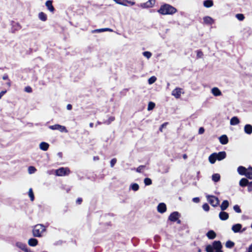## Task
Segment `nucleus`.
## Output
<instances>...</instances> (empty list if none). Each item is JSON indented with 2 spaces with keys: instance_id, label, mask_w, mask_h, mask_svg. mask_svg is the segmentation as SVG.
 Here are the masks:
<instances>
[{
  "instance_id": "obj_1",
  "label": "nucleus",
  "mask_w": 252,
  "mask_h": 252,
  "mask_svg": "<svg viewBox=\"0 0 252 252\" xmlns=\"http://www.w3.org/2000/svg\"><path fill=\"white\" fill-rule=\"evenodd\" d=\"M158 12L162 15H172L177 12V9L172 5L165 3L160 6Z\"/></svg>"
},
{
  "instance_id": "obj_2",
  "label": "nucleus",
  "mask_w": 252,
  "mask_h": 252,
  "mask_svg": "<svg viewBox=\"0 0 252 252\" xmlns=\"http://www.w3.org/2000/svg\"><path fill=\"white\" fill-rule=\"evenodd\" d=\"M46 230L45 226L41 224L35 225L32 229V234L34 237H40L42 234Z\"/></svg>"
},
{
  "instance_id": "obj_3",
  "label": "nucleus",
  "mask_w": 252,
  "mask_h": 252,
  "mask_svg": "<svg viewBox=\"0 0 252 252\" xmlns=\"http://www.w3.org/2000/svg\"><path fill=\"white\" fill-rule=\"evenodd\" d=\"M70 173L67 167H61L56 170V174L58 176L68 175Z\"/></svg>"
},
{
  "instance_id": "obj_4",
  "label": "nucleus",
  "mask_w": 252,
  "mask_h": 252,
  "mask_svg": "<svg viewBox=\"0 0 252 252\" xmlns=\"http://www.w3.org/2000/svg\"><path fill=\"white\" fill-rule=\"evenodd\" d=\"M207 200L213 207H217L219 205L220 200L219 198L215 196L207 195Z\"/></svg>"
},
{
  "instance_id": "obj_5",
  "label": "nucleus",
  "mask_w": 252,
  "mask_h": 252,
  "mask_svg": "<svg viewBox=\"0 0 252 252\" xmlns=\"http://www.w3.org/2000/svg\"><path fill=\"white\" fill-rule=\"evenodd\" d=\"M49 128L52 130H59L61 132H67L68 131L64 126L60 125L59 124L49 126Z\"/></svg>"
},
{
  "instance_id": "obj_6",
  "label": "nucleus",
  "mask_w": 252,
  "mask_h": 252,
  "mask_svg": "<svg viewBox=\"0 0 252 252\" xmlns=\"http://www.w3.org/2000/svg\"><path fill=\"white\" fill-rule=\"evenodd\" d=\"M16 246L19 249L24 251L25 252H33L31 250H29L27 248V245L25 244H24L22 242H17L16 243Z\"/></svg>"
},
{
  "instance_id": "obj_7",
  "label": "nucleus",
  "mask_w": 252,
  "mask_h": 252,
  "mask_svg": "<svg viewBox=\"0 0 252 252\" xmlns=\"http://www.w3.org/2000/svg\"><path fill=\"white\" fill-rule=\"evenodd\" d=\"M155 0H149L147 2L141 4V7L144 8L152 7L155 4Z\"/></svg>"
},
{
  "instance_id": "obj_8",
  "label": "nucleus",
  "mask_w": 252,
  "mask_h": 252,
  "mask_svg": "<svg viewBox=\"0 0 252 252\" xmlns=\"http://www.w3.org/2000/svg\"><path fill=\"white\" fill-rule=\"evenodd\" d=\"M180 214L178 212H174L169 216L168 219L171 221H176L178 220Z\"/></svg>"
},
{
  "instance_id": "obj_9",
  "label": "nucleus",
  "mask_w": 252,
  "mask_h": 252,
  "mask_svg": "<svg viewBox=\"0 0 252 252\" xmlns=\"http://www.w3.org/2000/svg\"><path fill=\"white\" fill-rule=\"evenodd\" d=\"M182 89L180 88H176L172 92V95L174 96L176 98H179L181 96L182 93Z\"/></svg>"
},
{
  "instance_id": "obj_10",
  "label": "nucleus",
  "mask_w": 252,
  "mask_h": 252,
  "mask_svg": "<svg viewBox=\"0 0 252 252\" xmlns=\"http://www.w3.org/2000/svg\"><path fill=\"white\" fill-rule=\"evenodd\" d=\"M11 31L14 33L16 31H19L21 29V26L19 23L12 21L11 23Z\"/></svg>"
},
{
  "instance_id": "obj_11",
  "label": "nucleus",
  "mask_w": 252,
  "mask_h": 252,
  "mask_svg": "<svg viewBox=\"0 0 252 252\" xmlns=\"http://www.w3.org/2000/svg\"><path fill=\"white\" fill-rule=\"evenodd\" d=\"M158 211L160 213H163L166 211V206L164 203H159L157 207Z\"/></svg>"
},
{
  "instance_id": "obj_12",
  "label": "nucleus",
  "mask_w": 252,
  "mask_h": 252,
  "mask_svg": "<svg viewBox=\"0 0 252 252\" xmlns=\"http://www.w3.org/2000/svg\"><path fill=\"white\" fill-rule=\"evenodd\" d=\"M212 246L213 247L214 249L216 251L221 249L222 248L221 243L220 241H214L213 243H212Z\"/></svg>"
},
{
  "instance_id": "obj_13",
  "label": "nucleus",
  "mask_w": 252,
  "mask_h": 252,
  "mask_svg": "<svg viewBox=\"0 0 252 252\" xmlns=\"http://www.w3.org/2000/svg\"><path fill=\"white\" fill-rule=\"evenodd\" d=\"M219 218L221 220H225L229 218V215L227 213L222 211L219 214Z\"/></svg>"
},
{
  "instance_id": "obj_14",
  "label": "nucleus",
  "mask_w": 252,
  "mask_h": 252,
  "mask_svg": "<svg viewBox=\"0 0 252 252\" xmlns=\"http://www.w3.org/2000/svg\"><path fill=\"white\" fill-rule=\"evenodd\" d=\"M242 225L240 223L234 224L232 227V230L234 233L239 232L242 228Z\"/></svg>"
},
{
  "instance_id": "obj_15",
  "label": "nucleus",
  "mask_w": 252,
  "mask_h": 252,
  "mask_svg": "<svg viewBox=\"0 0 252 252\" xmlns=\"http://www.w3.org/2000/svg\"><path fill=\"white\" fill-rule=\"evenodd\" d=\"M204 23L208 25H212L214 23V20L209 16H205L203 18Z\"/></svg>"
},
{
  "instance_id": "obj_16",
  "label": "nucleus",
  "mask_w": 252,
  "mask_h": 252,
  "mask_svg": "<svg viewBox=\"0 0 252 252\" xmlns=\"http://www.w3.org/2000/svg\"><path fill=\"white\" fill-rule=\"evenodd\" d=\"M45 5L46 7H47L48 9L52 12H54L55 11V8L54 6L52 5V0H47L46 3Z\"/></svg>"
},
{
  "instance_id": "obj_17",
  "label": "nucleus",
  "mask_w": 252,
  "mask_h": 252,
  "mask_svg": "<svg viewBox=\"0 0 252 252\" xmlns=\"http://www.w3.org/2000/svg\"><path fill=\"white\" fill-rule=\"evenodd\" d=\"M220 142L221 144H226L228 142V139L226 135H222L219 138Z\"/></svg>"
},
{
  "instance_id": "obj_18",
  "label": "nucleus",
  "mask_w": 252,
  "mask_h": 252,
  "mask_svg": "<svg viewBox=\"0 0 252 252\" xmlns=\"http://www.w3.org/2000/svg\"><path fill=\"white\" fill-rule=\"evenodd\" d=\"M244 131L248 134L252 133V126L249 124H247L244 126Z\"/></svg>"
},
{
  "instance_id": "obj_19",
  "label": "nucleus",
  "mask_w": 252,
  "mask_h": 252,
  "mask_svg": "<svg viewBox=\"0 0 252 252\" xmlns=\"http://www.w3.org/2000/svg\"><path fill=\"white\" fill-rule=\"evenodd\" d=\"M211 92L215 96H220L221 95V91L217 87H214L211 90Z\"/></svg>"
},
{
  "instance_id": "obj_20",
  "label": "nucleus",
  "mask_w": 252,
  "mask_h": 252,
  "mask_svg": "<svg viewBox=\"0 0 252 252\" xmlns=\"http://www.w3.org/2000/svg\"><path fill=\"white\" fill-rule=\"evenodd\" d=\"M226 156V153L224 151L220 152L217 153V158L218 160H221L225 158Z\"/></svg>"
},
{
  "instance_id": "obj_21",
  "label": "nucleus",
  "mask_w": 252,
  "mask_h": 252,
  "mask_svg": "<svg viewBox=\"0 0 252 252\" xmlns=\"http://www.w3.org/2000/svg\"><path fill=\"white\" fill-rule=\"evenodd\" d=\"M247 178L251 180L252 179V167L250 166L248 168H247V171L245 172V174H244Z\"/></svg>"
},
{
  "instance_id": "obj_22",
  "label": "nucleus",
  "mask_w": 252,
  "mask_h": 252,
  "mask_svg": "<svg viewBox=\"0 0 252 252\" xmlns=\"http://www.w3.org/2000/svg\"><path fill=\"white\" fill-rule=\"evenodd\" d=\"M49 147V145L47 143L44 142H42L39 145L40 149L44 151H47Z\"/></svg>"
},
{
  "instance_id": "obj_23",
  "label": "nucleus",
  "mask_w": 252,
  "mask_h": 252,
  "mask_svg": "<svg viewBox=\"0 0 252 252\" xmlns=\"http://www.w3.org/2000/svg\"><path fill=\"white\" fill-rule=\"evenodd\" d=\"M247 170V168L243 166H240L237 168V172L241 175H244Z\"/></svg>"
},
{
  "instance_id": "obj_24",
  "label": "nucleus",
  "mask_w": 252,
  "mask_h": 252,
  "mask_svg": "<svg viewBox=\"0 0 252 252\" xmlns=\"http://www.w3.org/2000/svg\"><path fill=\"white\" fill-rule=\"evenodd\" d=\"M217 159V153H216L211 154L209 157V160L212 164L214 163Z\"/></svg>"
},
{
  "instance_id": "obj_25",
  "label": "nucleus",
  "mask_w": 252,
  "mask_h": 252,
  "mask_svg": "<svg viewBox=\"0 0 252 252\" xmlns=\"http://www.w3.org/2000/svg\"><path fill=\"white\" fill-rule=\"evenodd\" d=\"M206 236L210 239H213L216 238V234L213 230H209L206 234Z\"/></svg>"
},
{
  "instance_id": "obj_26",
  "label": "nucleus",
  "mask_w": 252,
  "mask_h": 252,
  "mask_svg": "<svg viewBox=\"0 0 252 252\" xmlns=\"http://www.w3.org/2000/svg\"><path fill=\"white\" fill-rule=\"evenodd\" d=\"M38 244V240L35 238H31L28 241V244L32 247L36 246Z\"/></svg>"
},
{
  "instance_id": "obj_27",
  "label": "nucleus",
  "mask_w": 252,
  "mask_h": 252,
  "mask_svg": "<svg viewBox=\"0 0 252 252\" xmlns=\"http://www.w3.org/2000/svg\"><path fill=\"white\" fill-rule=\"evenodd\" d=\"M229 206V202L227 200H224L220 206L221 211L225 210Z\"/></svg>"
},
{
  "instance_id": "obj_28",
  "label": "nucleus",
  "mask_w": 252,
  "mask_h": 252,
  "mask_svg": "<svg viewBox=\"0 0 252 252\" xmlns=\"http://www.w3.org/2000/svg\"><path fill=\"white\" fill-rule=\"evenodd\" d=\"M249 182L247 179L244 178L241 179V180L240 181L239 185L241 187H244L247 186V185L249 184Z\"/></svg>"
},
{
  "instance_id": "obj_29",
  "label": "nucleus",
  "mask_w": 252,
  "mask_h": 252,
  "mask_svg": "<svg viewBox=\"0 0 252 252\" xmlns=\"http://www.w3.org/2000/svg\"><path fill=\"white\" fill-rule=\"evenodd\" d=\"M203 5L207 8L210 7L213 5V1L212 0H206L203 2Z\"/></svg>"
},
{
  "instance_id": "obj_30",
  "label": "nucleus",
  "mask_w": 252,
  "mask_h": 252,
  "mask_svg": "<svg viewBox=\"0 0 252 252\" xmlns=\"http://www.w3.org/2000/svg\"><path fill=\"white\" fill-rule=\"evenodd\" d=\"M240 121L237 117H233L230 120V124L231 125H236L239 123Z\"/></svg>"
},
{
  "instance_id": "obj_31",
  "label": "nucleus",
  "mask_w": 252,
  "mask_h": 252,
  "mask_svg": "<svg viewBox=\"0 0 252 252\" xmlns=\"http://www.w3.org/2000/svg\"><path fill=\"white\" fill-rule=\"evenodd\" d=\"M38 18L42 21H46L47 20L46 14L42 12H41L38 14Z\"/></svg>"
},
{
  "instance_id": "obj_32",
  "label": "nucleus",
  "mask_w": 252,
  "mask_h": 252,
  "mask_svg": "<svg viewBox=\"0 0 252 252\" xmlns=\"http://www.w3.org/2000/svg\"><path fill=\"white\" fill-rule=\"evenodd\" d=\"M220 176L219 174H214L212 176V180L215 182H218L220 180Z\"/></svg>"
},
{
  "instance_id": "obj_33",
  "label": "nucleus",
  "mask_w": 252,
  "mask_h": 252,
  "mask_svg": "<svg viewBox=\"0 0 252 252\" xmlns=\"http://www.w3.org/2000/svg\"><path fill=\"white\" fill-rule=\"evenodd\" d=\"M234 243L230 240L227 241L225 243V247L228 249H231L234 246Z\"/></svg>"
},
{
  "instance_id": "obj_34",
  "label": "nucleus",
  "mask_w": 252,
  "mask_h": 252,
  "mask_svg": "<svg viewBox=\"0 0 252 252\" xmlns=\"http://www.w3.org/2000/svg\"><path fill=\"white\" fill-rule=\"evenodd\" d=\"M130 188L134 191H137L139 189V187L137 184L133 183L130 185Z\"/></svg>"
},
{
  "instance_id": "obj_35",
  "label": "nucleus",
  "mask_w": 252,
  "mask_h": 252,
  "mask_svg": "<svg viewBox=\"0 0 252 252\" xmlns=\"http://www.w3.org/2000/svg\"><path fill=\"white\" fill-rule=\"evenodd\" d=\"M144 184L146 186H149L152 184V180L149 178H146L144 181Z\"/></svg>"
},
{
  "instance_id": "obj_36",
  "label": "nucleus",
  "mask_w": 252,
  "mask_h": 252,
  "mask_svg": "<svg viewBox=\"0 0 252 252\" xmlns=\"http://www.w3.org/2000/svg\"><path fill=\"white\" fill-rule=\"evenodd\" d=\"M214 248L211 245H208L206 247V252H214Z\"/></svg>"
},
{
  "instance_id": "obj_37",
  "label": "nucleus",
  "mask_w": 252,
  "mask_h": 252,
  "mask_svg": "<svg viewBox=\"0 0 252 252\" xmlns=\"http://www.w3.org/2000/svg\"><path fill=\"white\" fill-rule=\"evenodd\" d=\"M155 107V103L153 102H150L148 104V110L150 111L154 109V108Z\"/></svg>"
},
{
  "instance_id": "obj_38",
  "label": "nucleus",
  "mask_w": 252,
  "mask_h": 252,
  "mask_svg": "<svg viewBox=\"0 0 252 252\" xmlns=\"http://www.w3.org/2000/svg\"><path fill=\"white\" fill-rule=\"evenodd\" d=\"M157 78L155 76H152L148 79L149 84H152L156 82Z\"/></svg>"
},
{
  "instance_id": "obj_39",
  "label": "nucleus",
  "mask_w": 252,
  "mask_h": 252,
  "mask_svg": "<svg viewBox=\"0 0 252 252\" xmlns=\"http://www.w3.org/2000/svg\"><path fill=\"white\" fill-rule=\"evenodd\" d=\"M114 120L115 118L113 116H111L109 118L108 120L104 122V123L107 125H109L112 122L114 121Z\"/></svg>"
},
{
  "instance_id": "obj_40",
  "label": "nucleus",
  "mask_w": 252,
  "mask_h": 252,
  "mask_svg": "<svg viewBox=\"0 0 252 252\" xmlns=\"http://www.w3.org/2000/svg\"><path fill=\"white\" fill-rule=\"evenodd\" d=\"M234 210L238 213H241L242 211L240 208V207L238 205H235L233 207Z\"/></svg>"
},
{
  "instance_id": "obj_41",
  "label": "nucleus",
  "mask_w": 252,
  "mask_h": 252,
  "mask_svg": "<svg viewBox=\"0 0 252 252\" xmlns=\"http://www.w3.org/2000/svg\"><path fill=\"white\" fill-rule=\"evenodd\" d=\"M29 195L30 197V199L32 201L34 200V194L32 189H30L29 191Z\"/></svg>"
},
{
  "instance_id": "obj_42",
  "label": "nucleus",
  "mask_w": 252,
  "mask_h": 252,
  "mask_svg": "<svg viewBox=\"0 0 252 252\" xmlns=\"http://www.w3.org/2000/svg\"><path fill=\"white\" fill-rule=\"evenodd\" d=\"M143 55L144 57H146L147 59H149L152 56V53L148 51H145L143 53Z\"/></svg>"
},
{
  "instance_id": "obj_43",
  "label": "nucleus",
  "mask_w": 252,
  "mask_h": 252,
  "mask_svg": "<svg viewBox=\"0 0 252 252\" xmlns=\"http://www.w3.org/2000/svg\"><path fill=\"white\" fill-rule=\"evenodd\" d=\"M236 17L240 21H243L245 18L244 15L242 14H237Z\"/></svg>"
},
{
  "instance_id": "obj_44",
  "label": "nucleus",
  "mask_w": 252,
  "mask_h": 252,
  "mask_svg": "<svg viewBox=\"0 0 252 252\" xmlns=\"http://www.w3.org/2000/svg\"><path fill=\"white\" fill-rule=\"evenodd\" d=\"M203 209L206 212L209 211L210 207L207 203H204L202 206Z\"/></svg>"
},
{
  "instance_id": "obj_45",
  "label": "nucleus",
  "mask_w": 252,
  "mask_h": 252,
  "mask_svg": "<svg viewBox=\"0 0 252 252\" xmlns=\"http://www.w3.org/2000/svg\"><path fill=\"white\" fill-rule=\"evenodd\" d=\"M28 171L30 174H32L35 172L36 169L33 166H30L28 169Z\"/></svg>"
},
{
  "instance_id": "obj_46",
  "label": "nucleus",
  "mask_w": 252,
  "mask_h": 252,
  "mask_svg": "<svg viewBox=\"0 0 252 252\" xmlns=\"http://www.w3.org/2000/svg\"><path fill=\"white\" fill-rule=\"evenodd\" d=\"M114 1H115L117 3H118V4H121V5H126V4H125V1H126V0H113Z\"/></svg>"
},
{
  "instance_id": "obj_47",
  "label": "nucleus",
  "mask_w": 252,
  "mask_h": 252,
  "mask_svg": "<svg viewBox=\"0 0 252 252\" xmlns=\"http://www.w3.org/2000/svg\"><path fill=\"white\" fill-rule=\"evenodd\" d=\"M117 162V159L116 158H114L112 159L110 161V166L111 167H113L114 165L116 164Z\"/></svg>"
},
{
  "instance_id": "obj_48",
  "label": "nucleus",
  "mask_w": 252,
  "mask_h": 252,
  "mask_svg": "<svg viewBox=\"0 0 252 252\" xmlns=\"http://www.w3.org/2000/svg\"><path fill=\"white\" fill-rule=\"evenodd\" d=\"M24 90H25V92L29 93H31L32 92V89L30 86H27V87H25Z\"/></svg>"
},
{
  "instance_id": "obj_49",
  "label": "nucleus",
  "mask_w": 252,
  "mask_h": 252,
  "mask_svg": "<svg viewBox=\"0 0 252 252\" xmlns=\"http://www.w3.org/2000/svg\"><path fill=\"white\" fill-rule=\"evenodd\" d=\"M203 54L202 51L200 50L197 51V57L198 58H201L202 57Z\"/></svg>"
},
{
  "instance_id": "obj_50",
  "label": "nucleus",
  "mask_w": 252,
  "mask_h": 252,
  "mask_svg": "<svg viewBox=\"0 0 252 252\" xmlns=\"http://www.w3.org/2000/svg\"><path fill=\"white\" fill-rule=\"evenodd\" d=\"M247 186H248V191L251 192L252 191V182H249V184L247 185Z\"/></svg>"
},
{
  "instance_id": "obj_51",
  "label": "nucleus",
  "mask_w": 252,
  "mask_h": 252,
  "mask_svg": "<svg viewBox=\"0 0 252 252\" xmlns=\"http://www.w3.org/2000/svg\"><path fill=\"white\" fill-rule=\"evenodd\" d=\"M144 167H145L144 165H140L137 168L136 171L137 172L140 173V172H141V171L143 169V168Z\"/></svg>"
},
{
  "instance_id": "obj_52",
  "label": "nucleus",
  "mask_w": 252,
  "mask_h": 252,
  "mask_svg": "<svg viewBox=\"0 0 252 252\" xmlns=\"http://www.w3.org/2000/svg\"><path fill=\"white\" fill-rule=\"evenodd\" d=\"M104 32V29H100L93 30L92 31V32L93 33L101 32Z\"/></svg>"
},
{
  "instance_id": "obj_53",
  "label": "nucleus",
  "mask_w": 252,
  "mask_h": 252,
  "mask_svg": "<svg viewBox=\"0 0 252 252\" xmlns=\"http://www.w3.org/2000/svg\"><path fill=\"white\" fill-rule=\"evenodd\" d=\"M167 124H168L167 123H163V124H162V125L160 126V127H159V130H160V131H162V128H163V127H165V126H166V125H167Z\"/></svg>"
},
{
  "instance_id": "obj_54",
  "label": "nucleus",
  "mask_w": 252,
  "mask_h": 252,
  "mask_svg": "<svg viewBox=\"0 0 252 252\" xmlns=\"http://www.w3.org/2000/svg\"><path fill=\"white\" fill-rule=\"evenodd\" d=\"M192 201L194 203H198L200 201V199L199 197H194L192 199Z\"/></svg>"
},
{
  "instance_id": "obj_55",
  "label": "nucleus",
  "mask_w": 252,
  "mask_h": 252,
  "mask_svg": "<svg viewBox=\"0 0 252 252\" xmlns=\"http://www.w3.org/2000/svg\"><path fill=\"white\" fill-rule=\"evenodd\" d=\"M204 132V129L203 127H200L199 129V131H198V133L199 134H202Z\"/></svg>"
},
{
  "instance_id": "obj_56",
  "label": "nucleus",
  "mask_w": 252,
  "mask_h": 252,
  "mask_svg": "<svg viewBox=\"0 0 252 252\" xmlns=\"http://www.w3.org/2000/svg\"><path fill=\"white\" fill-rule=\"evenodd\" d=\"M6 90L2 91L0 93V99L1 98V97L6 93Z\"/></svg>"
},
{
  "instance_id": "obj_57",
  "label": "nucleus",
  "mask_w": 252,
  "mask_h": 252,
  "mask_svg": "<svg viewBox=\"0 0 252 252\" xmlns=\"http://www.w3.org/2000/svg\"><path fill=\"white\" fill-rule=\"evenodd\" d=\"M82 202V199L81 198H78L76 200V203L80 204Z\"/></svg>"
},
{
  "instance_id": "obj_58",
  "label": "nucleus",
  "mask_w": 252,
  "mask_h": 252,
  "mask_svg": "<svg viewBox=\"0 0 252 252\" xmlns=\"http://www.w3.org/2000/svg\"><path fill=\"white\" fill-rule=\"evenodd\" d=\"M2 79H3V80H8V75H7L6 74H4V75L3 76V77H2Z\"/></svg>"
},
{
  "instance_id": "obj_59",
  "label": "nucleus",
  "mask_w": 252,
  "mask_h": 252,
  "mask_svg": "<svg viewBox=\"0 0 252 252\" xmlns=\"http://www.w3.org/2000/svg\"><path fill=\"white\" fill-rule=\"evenodd\" d=\"M66 108H67V110H70L72 109V105L71 104H69L67 105Z\"/></svg>"
},
{
  "instance_id": "obj_60",
  "label": "nucleus",
  "mask_w": 252,
  "mask_h": 252,
  "mask_svg": "<svg viewBox=\"0 0 252 252\" xmlns=\"http://www.w3.org/2000/svg\"><path fill=\"white\" fill-rule=\"evenodd\" d=\"M248 252H252V244L250 246Z\"/></svg>"
},
{
  "instance_id": "obj_61",
  "label": "nucleus",
  "mask_w": 252,
  "mask_h": 252,
  "mask_svg": "<svg viewBox=\"0 0 252 252\" xmlns=\"http://www.w3.org/2000/svg\"><path fill=\"white\" fill-rule=\"evenodd\" d=\"M104 32L105 31H112V30L109 28H104Z\"/></svg>"
},
{
  "instance_id": "obj_62",
  "label": "nucleus",
  "mask_w": 252,
  "mask_h": 252,
  "mask_svg": "<svg viewBox=\"0 0 252 252\" xmlns=\"http://www.w3.org/2000/svg\"><path fill=\"white\" fill-rule=\"evenodd\" d=\"M183 158L184 159H186L187 158L188 156H187V155L186 154H184L183 155Z\"/></svg>"
},
{
  "instance_id": "obj_63",
  "label": "nucleus",
  "mask_w": 252,
  "mask_h": 252,
  "mask_svg": "<svg viewBox=\"0 0 252 252\" xmlns=\"http://www.w3.org/2000/svg\"><path fill=\"white\" fill-rule=\"evenodd\" d=\"M58 156H59V157H60V158H62V156H63L62 153H61V152H59V153H58Z\"/></svg>"
},
{
  "instance_id": "obj_64",
  "label": "nucleus",
  "mask_w": 252,
  "mask_h": 252,
  "mask_svg": "<svg viewBox=\"0 0 252 252\" xmlns=\"http://www.w3.org/2000/svg\"><path fill=\"white\" fill-rule=\"evenodd\" d=\"M94 160H98V159H99V158H98V157H97V156L94 157Z\"/></svg>"
}]
</instances>
